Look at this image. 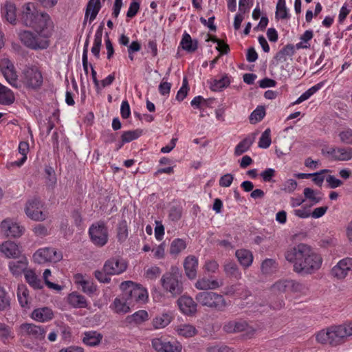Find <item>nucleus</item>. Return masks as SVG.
Listing matches in <instances>:
<instances>
[{
  "mask_svg": "<svg viewBox=\"0 0 352 352\" xmlns=\"http://www.w3.org/2000/svg\"><path fill=\"white\" fill-rule=\"evenodd\" d=\"M23 25L34 30V32L23 30L24 45L34 50L49 47L53 22L47 12L39 11L33 3H26L23 9Z\"/></svg>",
  "mask_w": 352,
  "mask_h": 352,
  "instance_id": "obj_1",
  "label": "nucleus"
},
{
  "mask_svg": "<svg viewBox=\"0 0 352 352\" xmlns=\"http://www.w3.org/2000/svg\"><path fill=\"white\" fill-rule=\"evenodd\" d=\"M285 258L292 265L294 272L301 275L316 273L321 268L323 262L321 254L304 243L288 248Z\"/></svg>",
  "mask_w": 352,
  "mask_h": 352,
  "instance_id": "obj_2",
  "label": "nucleus"
},
{
  "mask_svg": "<svg viewBox=\"0 0 352 352\" xmlns=\"http://www.w3.org/2000/svg\"><path fill=\"white\" fill-rule=\"evenodd\" d=\"M315 336L318 343L331 346L342 344L347 340L342 324L322 329L318 331Z\"/></svg>",
  "mask_w": 352,
  "mask_h": 352,
  "instance_id": "obj_3",
  "label": "nucleus"
},
{
  "mask_svg": "<svg viewBox=\"0 0 352 352\" xmlns=\"http://www.w3.org/2000/svg\"><path fill=\"white\" fill-rule=\"evenodd\" d=\"M182 274L177 267H172L170 271L166 272L161 278L163 288L169 292L173 296H177L183 292Z\"/></svg>",
  "mask_w": 352,
  "mask_h": 352,
  "instance_id": "obj_4",
  "label": "nucleus"
},
{
  "mask_svg": "<svg viewBox=\"0 0 352 352\" xmlns=\"http://www.w3.org/2000/svg\"><path fill=\"white\" fill-rule=\"evenodd\" d=\"M195 300L198 303L204 307L212 309L223 311L227 307V302L224 297L213 292H201L195 296Z\"/></svg>",
  "mask_w": 352,
  "mask_h": 352,
  "instance_id": "obj_5",
  "label": "nucleus"
},
{
  "mask_svg": "<svg viewBox=\"0 0 352 352\" xmlns=\"http://www.w3.org/2000/svg\"><path fill=\"white\" fill-rule=\"evenodd\" d=\"M120 287L132 305L135 302H144L148 298L147 291L132 281L122 282Z\"/></svg>",
  "mask_w": 352,
  "mask_h": 352,
  "instance_id": "obj_6",
  "label": "nucleus"
},
{
  "mask_svg": "<svg viewBox=\"0 0 352 352\" xmlns=\"http://www.w3.org/2000/svg\"><path fill=\"white\" fill-rule=\"evenodd\" d=\"M91 241L97 247H103L107 242L109 234L107 227L104 221L93 223L89 228Z\"/></svg>",
  "mask_w": 352,
  "mask_h": 352,
  "instance_id": "obj_7",
  "label": "nucleus"
},
{
  "mask_svg": "<svg viewBox=\"0 0 352 352\" xmlns=\"http://www.w3.org/2000/svg\"><path fill=\"white\" fill-rule=\"evenodd\" d=\"M25 211L28 217L37 221L45 220L48 215L43 203L40 199L36 197L27 202Z\"/></svg>",
  "mask_w": 352,
  "mask_h": 352,
  "instance_id": "obj_8",
  "label": "nucleus"
},
{
  "mask_svg": "<svg viewBox=\"0 0 352 352\" xmlns=\"http://www.w3.org/2000/svg\"><path fill=\"white\" fill-rule=\"evenodd\" d=\"M151 346L155 352H182L183 349L179 342L171 341L163 336L153 338Z\"/></svg>",
  "mask_w": 352,
  "mask_h": 352,
  "instance_id": "obj_9",
  "label": "nucleus"
},
{
  "mask_svg": "<svg viewBox=\"0 0 352 352\" xmlns=\"http://www.w3.org/2000/svg\"><path fill=\"white\" fill-rule=\"evenodd\" d=\"M43 76L35 65L28 66L23 72V85L30 89H38L43 84Z\"/></svg>",
  "mask_w": 352,
  "mask_h": 352,
  "instance_id": "obj_10",
  "label": "nucleus"
},
{
  "mask_svg": "<svg viewBox=\"0 0 352 352\" xmlns=\"http://www.w3.org/2000/svg\"><path fill=\"white\" fill-rule=\"evenodd\" d=\"M34 261L39 264L47 262H58L63 258V254L53 248L38 249L33 255Z\"/></svg>",
  "mask_w": 352,
  "mask_h": 352,
  "instance_id": "obj_11",
  "label": "nucleus"
},
{
  "mask_svg": "<svg viewBox=\"0 0 352 352\" xmlns=\"http://www.w3.org/2000/svg\"><path fill=\"white\" fill-rule=\"evenodd\" d=\"M0 69L7 82L14 87H19L21 82L15 71L13 63L8 58H3L0 60Z\"/></svg>",
  "mask_w": 352,
  "mask_h": 352,
  "instance_id": "obj_12",
  "label": "nucleus"
},
{
  "mask_svg": "<svg viewBox=\"0 0 352 352\" xmlns=\"http://www.w3.org/2000/svg\"><path fill=\"white\" fill-rule=\"evenodd\" d=\"M331 273L337 279L345 278L349 274L352 273V258L346 257L340 260L331 269Z\"/></svg>",
  "mask_w": 352,
  "mask_h": 352,
  "instance_id": "obj_13",
  "label": "nucleus"
},
{
  "mask_svg": "<svg viewBox=\"0 0 352 352\" xmlns=\"http://www.w3.org/2000/svg\"><path fill=\"white\" fill-rule=\"evenodd\" d=\"M127 263L120 257H112L105 261L103 269L111 276L119 275L126 271Z\"/></svg>",
  "mask_w": 352,
  "mask_h": 352,
  "instance_id": "obj_14",
  "label": "nucleus"
},
{
  "mask_svg": "<svg viewBox=\"0 0 352 352\" xmlns=\"http://www.w3.org/2000/svg\"><path fill=\"white\" fill-rule=\"evenodd\" d=\"M179 310L186 316H193L197 312V304L192 298L188 296H182L177 301Z\"/></svg>",
  "mask_w": 352,
  "mask_h": 352,
  "instance_id": "obj_15",
  "label": "nucleus"
},
{
  "mask_svg": "<svg viewBox=\"0 0 352 352\" xmlns=\"http://www.w3.org/2000/svg\"><path fill=\"white\" fill-rule=\"evenodd\" d=\"M23 331L30 339L36 342L43 340L45 337V329L34 324H23Z\"/></svg>",
  "mask_w": 352,
  "mask_h": 352,
  "instance_id": "obj_16",
  "label": "nucleus"
},
{
  "mask_svg": "<svg viewBox=\"0 0 352 352\" xmlns=\"http://www.w3.org/2000/svg\"><path fill=\"white\" fill-rule=\"evenodd\" d=\"M2 232L8 237H19L21 234V229L19 223L10 219H4L1 223Z\"/></svg>",
  "mask_w": 352,
  "mask_h": 352,
  "instance_id": "obj_17",
  "label": "nucleus"
},
{
  "mask_svg": "<svg viewBox=\"0 0 352 352\" xmlns=\"http://www.w3.org/2000/svg\"><path fill=\"white\" fill-rule=\"evenodd\" d=\"M198 258L195 256L189 255L184 261V268L186 276L190 280L197 277L198 268Z\"/></svg>",
  "mask_w": 352,
  "mask_h": 352,
  "instance_id": "obj_18",
  "label": "nucleus"
},
{
  "mask_svg": "<svg viewBox=\"0 0 352 352\" xmlns=\"http://www.w3.org/2000/svg\"><path fill=\"white\" fill-rule=\"evenodd\" d=\"M54 318V311L48 307L36 308L31 314V318L38 322H46Z\"/></svg>",
  "mask_w": 352,
  "mask_h": 352,
  "instance_id": "obj_19",
  "label": "nucleus"
},
{
  "mask_svg": "<svg viewBox=\"0 0 352 352\" xmlns=\"http://www.w3.org/2000/svg\"><path fill=\"white\" fill-rule=\"evenodd\" d=\"M328 153L334 160L337 161H349L352 159L351 147L332 148L328 151Z\"/></svg>",
  "mask_w": 352,
  "mask_h": 352,
  "instance_id": "obj_20",
  "label": "nucleus"
},
{
  "mask_svg": "<svg viewBox=\"0 0 352 352\" xmlns=\"http://www.w3.org/2000/svg\"><path fill=\"white\" fill-rule=\"evenodd\" d=\"M100 8V0H89L87 5L83 25L86 24L88 19L89 22H92L96 18Z\"/></svg>",
  "mask_w": 352,
  "mask_h": 352,
  "instance_id": "obj_21",
  "label": "nucleus"
},
{
  "mask_svg": "<svg viewBox=\"0 0 352 352\" xmlns=\"http://www.w3.org/2000/svg\"><path fill=\"white\" fill-rule=\"evenodd\" d=\"M174 318L173 312L168 311L156 316L152 320V325L155 329H163L168 326Z\"/></svg>",
  "mask_w": 352,
  "mask_h": 352,
  "instance_id": "obj_22",
  "label": "nucleus"
},
{
  "mask_svg": "<svg viewBox=\"0 0 352 352\" xmlns=\"http://www.w3.org/2000/svg\"><path fill=\"white\" fill-rule=\"evenodd\" d=\"M223 285L222 281L216 279H210L206 277L199 278L195 287L199 290L216 289Z\"/></svg>",
  "mask_w": 352,
  "mask_h": 352,
  "instance_id": "obj_23",
  "label": "nucleus"
},
{
  "mask_svg": "<svg viewBox=\"0 0 352 352\" xmlns=\"http://www.w3.org/2000/svg\"><path fill=\"white\" fill-rule=\"evenodd\" d=\"M248 327V324L245 321L230 320L224 324L223 329L226 333H232L246 331Z\"/></svg>",
  "mask_w": 352,
  "mask_h": 352,
  "instance_id": "obj_24",
  "label": "nucleus"
},
{
  "mask_svg": "<svg viewBox=\"0 0 352 352\" xmlns=\"http://www.w3.org/2000/svg\"><path fill=\"white\" fill-rule=\"evenodd\" d=\"M23 275L26 282L34 289H41L43 288V283L38 276L32 270H23Z\"/></svg>",
  "mask_w": 352,
  "mask_h": 352,
  "instance_id": "obj_25",
  "label": "nucleus"
},
{
  "mask_svg": "<svg viewBox=\"0 0 352 352\" xmlns=\"http://www.w3.org/2000/svg\"><path fill=\"white\" fill-rule=\"evenodd\" d=\"M67 302L73 308H86L88 302L82 295L76 292H72L67 296Z\"/></svg>",
  "mask_w": 352,
  "mask_h": 352,
  "instance_id": "obj_26",
  "label": "nucleus"
},
{
  "mask_svg": "<svg viewBox=\"0 0 352 352\" xmlns=\"http://www.w3.org/2000/svg\"><path fill=\"white\" fill-rule=\"evenodd\" d=\"M131 305L124 294L122 296L116 298L113 303L115 312L123 314L130 311V306Z\"/></svg>",
  "mask_w": 352,
  "mask_h": 352,
  "instance_id": "obj_27",
  "label": "nucleus"
},
{
  "mask_svg": "<svg viewBox=\"0 0 352 352\" xmlns=\"http://www.w3.org/2000/svg\"><path fill=\"white\" fill-rule=\"evenodd\" d=\"M0 251L7 257L16 258L20 256L21 251L14 242L6 241L0 245Z\"/></svg>",
  "mask_w": 352,
  "mask_h": 352,
  "instance_id": "obj_28",
  "label": "nucleus"
},
{
  "mask_svg": "<svg viewBox=\"0 0 352 352\" xmlns=\"http://www.w3.org/2000/svg\"><path fill=\"white\" fill-rule=\"evenodd\" d=\"M175 331L179 336L189 338L196 336L198 333L196 327L190 324H181L175 327Z\"/></svg>",
  "mask_w": 352,
  "mask_h": 352,
  "instance_id": "obj_29",
  "label": "nucleus"
},
{
  "mask_svg": "<svg viewBox=\"0 0 352 352\" xmlns=\"http://www.w3.org/2000/svg\"><path fill=\"white\" fill-rule=\"evenodd\" d=\"M235 255L239 263L245 268L249 267L252 264L254 257L250 250L240 249L236 251Z\"/></svg>",
  "mask_w": 352,
  "mask_h": 352,
  "instance_id": "obj_30",
  "label": "nucleus"
},
{
  "mask_svg": "<svg viewBox=\"0 0 352 352\" xmlns=\"http://www.w3.org/2000/svg\"><path fill=\"white\" fill-rule=\"evenodd\" d=\"M187 247L185 239L176 238L174 239L170 245L169 254L176 258Z\"/></svg>",
  "mask_w": 352,
  "mask_h": 352,
  "instance_id": "obj_31",
  "label": "nucleus"
},
{
  "mask_svg": "<svg viewBox=\"0 0 352 352\" xmlns=\"http://www.w3.org/2000/svg\"><path fill=\"white\" fill-rule=\"evenodd\" d=\"M102 339L101 333L95 331H89L84 333L82 341L87 346H95L100 343Z\"/></svg>",
  "mask_w": 352,
  "mask_h": 352,
  "instance_id": "obj_32",
  "label": "nucleus"
},
{
  "mask_svg": "<svg viewBox=\"0 0 352 352\" xmlns=\"http://www.w3.org/2000/svg\"><path fill=\"white\" fill-rule=\"evenodd\" d=\"M179 44L182 49L188 52H194L198 48L197 41L192 40L190 35L186 32L183 34L182 38Z\"/></svg>",
  "mask_w": 352,
  "mask_h": 352,
  "instance_id": "obj_33",
  "label": "nucleus"
},
{
  "mask_svg": "<svg viewBox=\"0 0 352 352\" xmlns=\"http://www.w3.org/2000/svg\"><path fill=\"white\" fill-rule=\"evenodd\" d=\"M14 101V96L12 91L6 86L0 83V104L10 105Z\"/></svg>",
  "mask_w": 352,
  "mask_h": 352,
  "instance_id": "obj_34",
  "label": "nucleus"
},
{
  "mask_svg": "<svg viewBox=\"0 0 352 352\" xmlns=\"http://www.w3.org/2000/svg\"><path fill=\"white\" fill-rule=\"evenodd\" d=\"M295 47L292 44H287L276 54L275 58L278 61H286L295 54Z\"/></svg>",
  "mask_w": 352,
  "mask_h": 352,
  "instance_id": "obj_35",
  "label": "nucleus"
},
{
  "mask_svg": "<svg viewBox=\"0 0 352 352\" xmlns=\"http://www.w3.org/2000/svg\"><path fill=\"white\" fill-rule=\"evenodd\" d=\"M254 141V138L251 136H248L244 138L234 148V155L239 156L248 151L252 145Z\"/></svg>",
  "mask_w": 352,
  "mask_h": 352,
  "instance_id": "obj_36",
  "label": "nucleus"
},
{
  "mask_svg": "<svg viewBox=\"0 0 352 352\" xmlns=\"http://www.w3.org/2000/svg\"><path fill=\"white\" fill-rule=\"evenodd\" d=\"M323 86V82H320L309 89H308L306 91L302 94L294 102V104H298L308 100L311 96L316 94L318 91H319Z\"/></svg>",
  "mask_w": 352,
  "mask_h": 352,
  "instance_id": "obj_37",
  "label": "nucleus"
},
{
  "mask_svg": "<svg viewBox=\"0 0 352 352\" xmlns=\"http://www.w3.org/2000/svg\"><path fill=\"white\" fill-rule=\"evenodd\" d=\"M261 271L264 274H272L278 270L277 262L272 258H266L261 263Z\"/></svg>",
  "mask_w": 352,
  "mask_h": 352,
  "instance_id": "obj_38",
  "label": "nucleus"
},
{
  "mask_svg": "<svg viewBox=\"0 0 352 352\" xmlns=\"http://www.w3.org/2000/svg\"><path fill=\"white\" fill-rule=\"evenodd\" d=\"M314 36V32L311 30H306L300 37V42L296 44V48L300 49H308L310 47L309 41L312 39Z\"/></svg>",
  "mask_w": 352,
  "mask_h": 352,
  "instance_id": "obj_39",
  "label": "nucleus"
},
{
  "mask_svg": "<svg viewBox=\"0 0 352 352\" xmlns=\"http://www.w3.org/2000/svg\"><path fill=\"white\" fill-rule=\"evenodd\" d=\"M102 30L100 27L95 33L94 44L91 47L92 54L98 58L100 56V47L102 45Z\"/></svg>",
  "mask_w": 352,
  "mask_h": 352,
  "instance_id": "obj_40",
  "label": "nucleus"
},
{
  "mask_svg": "<svg viewBox=\"0 0 352 352\" xmlns=\"http://www.w3.org/2000/svg\"><path fill=\"white\" fill-rule=\"evenodd\" d=\"M230 84V80L228 75H224L219 79H214L211 83L210 88L212 91H220L228 87Z\"/></svg>",
  "mask_w": 352,
  "mask_h": 352,
  "instance_id": "obj_41",
  "label": "nucleus"
},
{
  "mask_svg": "<svg viewBox=\"0 0 352 352\" xmlns=\"http://www.w3.org/2000/svg\"><path fill=\"white\" fill-rule=\"evenodd\" d=\"M13 338L12 328L5 323H0V341L7 343Z\"/></svg>",
  "mask_w": 352,
  "mask_h": 352,
  "instance_id": "obj_42",
  "label": "nucleus"
},
{
  "mask_svg": "<svg viewBox=\"0 0 352 352\" xmlns=\"http://www.w3.org/2000/svg\"><path fill=\"white\" fill-rule=\"evenodd\" d=\"M271 290L276 294L289 292V279H282L275 282L272 285Z\"/></svg>",
  "mask_w": 352,
  "mask_h": 352,
  "instance_id": "obj_43",
  "label": "nucleus"
},
{
  "mask_svg": "<svg viewBox=\"0 0 352 352\" xmlns=\"http://www.w3.org/2000/svg\"><path fill=\"white\" fill-rule=\"evenodd\" d=\"M224 272L227 276L234 277L236 279L241 278V273L240 272L237 265L234 262H228L224 265Z\"/></svg>",
  "mask_w": 352,
  "mask_h": 352,
  "instance_id": "obj_44",
  "label": "nucleus"
},
{
  "mask_svg": "<svg viewBox=\"0 0 352 352\" xmlns=\"http://www.w3.org/2000/svg\"><path fill=\"white\" fill-rule=\"evenodd\" d=\"M303 194L305 198L312 201L314 204L320 202L322 199V194L320 191H316L310 188H305Z\"/></svg>",
  "mask_w": 352,
  "mask_h": 352,
  "instance_id": "obj_45",
  "label": "nucleus"
},
{
  "mask_svg": "<svg viewBox=\"0 0 352 352\" xmlns=\"http://www.w3.org/2000/svg\"><path fill=\"white\" fill-rule=\"evenodd\" d=\"M276 18L278 19H286L289 17L287 9L285 5V0H278L276 4V10L275 13Z\"/></svg>",
  "mask_w": 352,
  "mask_h": 352,
  "instance_id": "obj_46",
  "label": "nucleus"
},
{
  "mask_svg": "<svg viewBox=\"0 0 352 352\" xmlns=\"http://www.w3.org/2000/svg\"><path fill=\"white\" fill-rule=\"evenodd\" d=\"M6 20L11 24L16 23V8L14 4L6 3L3 9Z\"/></svg>",
  "mask_w": 352,
  "mask_h": 352,
  "instance_id": "obj_47",
  "label": "nucleus"
},
{
  "mask_svg": "<svg viewBox=\"0 0 352 352\" xmlns=\"http://www.w3.org/2000/svg\"><path fill=\"white\" fill-rule=\"evenodd\" d=\"M142 134L139 129L124 131L121 135L122 144L130 142L138 139Z\"/></svg>",
  "mask_w": 352,
  "mask_h": 352,
  "instance_id": "obj_48",
  "label": "nucleus"
},
{
  "mask_svg": "<svg viewBox=\"0 0 352 352\" xmlns=\"http://www.w3.org/2000/svg\"><path fill=\"white\" fill-rule=\"evenodd\" d=\"M265 116V109L263 107H257L250 116V122L256 124L260 122Z\"/></svg>",
  "mask_w": 352,
  "mask_h": 352,
  "instance_id": "obj_49",
  "label": "nucleus"
},
{
  "mask_svg": "<svg viewBox=\"0 0 352 352\" xmlns=\"http://www.w3.org/2000/svg\"><path fill=\"white\" fill-rule=\"evenodd\" d=\"M148 313L145 310H139L133 314L129 316L127 320L129 322H134L135 323H141L148 320Z\"/></svg>",
  "mask_w": 352,
  "mask_h": 352,
  "instance_id": "obj_50",
  "label": "nucleus"
},
{
  "mask_svg": "<svg viewBox=\"0 0 352 352\" xmlns=\"http://www.w3.org/2000/svg\"><path fill=\"white\" fill-rule=\"evenodd\" d=\"M271 131L267 129L263 132L258 141V147L262 148H267L271 144Z\"/></svg>",
  "mask_w": 352,
  "mask_h": 352,
  "instance_id": "obj_51",
  "label": "nucleus"
},
{
  "mask_svg": "<svg viewBox=\"0 0 352 352\" xmlns=\"http://www.w3.org/2000/svg\"><path fill=\"white\" fill-rule=\"evenodd\" d=\"M52 272L50 269H46L43 273V278L44 280V283L45 285L50 289L56 290V291H60L63 289V287L54 283L49 280V278L51 276Z\"/></svg>",
  "mask_w": 352,
  "mask_h": 352,
  "instance_id": "obj_52",
  "label": "nucleus"
},
{
  "mask_svg": "<svg viewBox=\"0 0 352 352\" xmlns=\"http://www.w3.org/2000/svg\"><path fill=\"white\" fill-rule=\"evenodd\" d=\"M129 232L127 223L125 220H122L119 223L118 228V239L120 242L124 241L128 237Z\"/></svg>",
  "mask_w": 352,
  "mask_h": 352,
  "instance_id": "obj_53",
  "label": "nucleus"
},
{
  "mask_svg": "<svg viewBox=\"0 0 352 352\" xmlns=\"http://www.w3.org/2000/svg\"><path fill=\"white\" fill-rule=\"evenodd\" d=\"M9 269L13 276H20L22 274V261L14 260L9 263Z\"/></svg>",
  "mask_w": 352,
  "mask_h": 352,
  "instance_id": "obj_54",
  "label": "nucleus"
},
{
  "mask_svg": "<svg viewBox=\"0 0 352 352\" xmlns=\"http://www.w3.org/2000/svg\"><path fill=\"white\" fill-rule=\"evenodd\" d=\"M10 307V299L4 287L0 283V311Z\"/></svg>",
  "mask_w": 352,
  "mask_h": 352,
  "instance_id": "obj_55",
  "label": "nucleus"
},
{
  "mask_svg": "<svg viewBox=\"0 0 352 352\" xmlns=\"http://www.w3.org/2000/svg\"><path fill=\"white\" fill-rule=\"evenodd\" d=\"M45 173L46 174V184L48 186H54L56 183V177L54 168L51 166H46L45 168Z\"/></svg>",
  "mask_w": 352,
  "mask_h": 352,
  "instance_id": "obj_56",
  "label": "nucleus"
},
{
  "mask_svg": "<svg viewBox=\"0 0 352 352\" xmlns=\"http://www.w3.org/2000/svg\"><path fill=\"white\" fill-rule=\"evenodd\" d=\"M342 143L352 145V129H346L338 134Z\"/></svg>",
  "mask_w": 352,
  "mask_h": 352,
  "instance_id": "obj_57",
  "label": "nucleus"
},
{
  "mask_svg": "<svg viewBox=\"0 0 352 352\" xmlns=\"http://www.w3.org/2000/svg\"><path fill=\"white\" fill-rule=\"evenodd\" d=\"M189 87L186 78H184L182 86L177 93L176 99L178 101H182L187 96Z\"/></svg>",
  "mask_w": 352,
  "mask_h": 352,
  "instance_id": "obj_58",
  "label": "nucleus"
},
{
  "mask_svg": "<svg viewBox=\"0 0 352 352\" xmlns=\"http://www.w3.org/2000/svg\"><path fill=\"white\" fill-rule=\"evenodd\" d=\"M166 244L162 242L155 248L152 249L154 258L157 259H162L165 256Z\"/></svg>",
  "mask_w": 352,
  "mask_h": 352,
  "instance_id": "obj_59",
  "label": "nucleus"
},
{
  "mask_svg": "<svg viewBox=\"0 0 352 352\" xmlns=\"http://www.w3.org/2000/svg\"><path fill=\"white\" fill-rule=\"evenodd\" d=\"M82 287V291L91 296L95 293L97 290V286L90 280L87 279L85 284L80 286Z\"/></svg>",
  "mask_w": 352,
  "mask_h": 352,
  "instance_id": "obj_60",
  "label": "nucleus"
},
{
  "mask_svg": "<svg viewBox=\"0 0 352 352\" xmlns=\"http://www.w3.org/2000/svg\"><path fill=\"white\" fill-rule=\"evenodd\" d=\"M204 270L208 273H216L219 270V264L214 260H207L204 263Z\"/></svg>",
  "mask_w": 352,
  "mask_h": 352,
  "instance_id": "obj_61",
  "label": "nucleus"
},
{
  "mask_svg": "<svg viewBox=\"0 0 352 352\" xmlns=\"http://www.w3.org/2000/svg\"><path fill=\"white\" fill-rule=\"evenodd\" d=\"M111 276L109 274H108L107 272L104 270L102 268V270H96L94 272V276L95 278L100 283H109L111 281V278L109 277Z\"/></svg>",
  "mask_w": 352,
  "mask_h": 352,
  "instance_id": "obj_62",
  "label": "nucleus"
},
{
  "mask_svg": "<svg viewBox=\"0 0 352 352\" xmlns=\"http://www.w3.org/2000/svg\"><path fill=\"white\" fill-rule=\"evenodd\" d=\"M305 289V287L303 284L294 280H289V292L301 293Z\"/></svg>",
  "mask_w": 352,
  "mask_h": 352,
  "instance_id": "obj_63",
  "label": "nucleus"
},
{
  "mask_svg": "<svg viewBox=\"0 0 352 352\" xmlns=\"http://www.w3.org/2000/svg\"><path fill=\"white\" fill-rule=\"evenodd\" d=\"M297 186L298 184L295 179H289L283 183L282 190L286 192L292 193L296 189Z\"/></svg>",
  "mask_w": 352,
  "mask_h": 352,
  "instance_id": "obj_64",
  "label": "nucleus"
}]
</instances>
